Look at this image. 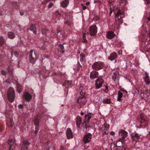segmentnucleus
<instances>
[{
  "instance_id": "1",
  "label": "nucleus",
  "mask_w": 150,
  "mask_h": 150,
  "mask_svg": "<svg viewBox=\"0 0 150 150\" xmlns=\"http://www.w3.org/2000/svg\"><path fill=\"white\" fill-rule=\"evenodd\" d=\"M83 89V88L81 86L79 88L80 95L76 101V105H77L79 108L82 107L86 104V99L84 96V93L82 91Z\"/></svg>"
},
{
  "instance_id": "2",
  "label": "nucleus",
  "mask_w": 150,
  "mask_h": 150,
  "mask_svg": "<svg viewBox=\"0 0 150 150\" xmlns=\"http://www.w3.org/2000/svg\"><path fill=\"white\" fill-rule=\"evenodd\" d=\"M15 97V91L14 89L12 88H9L7 91V98L8 100L12 103L14 101Z\"/></svg>"
},
{
  "instance_id": "3",
  "label": "nucleus",
  "mask_w": 150,
  "mask_h": 150,
  "mask_svg": "<svg viewBox=\"0 0 150 150\" xmlns=\"http://www.w3.org/2000/svg\"><path fill=\"white\" fill-rule=\"evenodd\" d=\"M104 66L103 62L98 61L94 63L92 66V69L96 70H98L102 69Z\"/></svg>"
},
{
  "instance_id": "4",
  "label": "nucleus",
  "mask_w": 150,
  "mask_h": 150,
  "mask_svg": "<svg viewBox=\"0 0 150 150\" xmlns=\"http://www.w3.org/2000/svg\"><path fill=\"white\" fill-rule=\"evenodd\" d=\"M124 13L122 12L119 10L115 15V21L118 22V23H122V18H124Z\"/></svg>"
},
{
  "instance_id": "5",
  "label": "nucleus",
  "mask_w": 150,
  "mask_h": 150,
  "mask_svg": "<svg viewBox=\"0 0 150 150\" xmlns=\"http://www.w3.org/2000/svg\"><path fill=\"white\" fill-rule=\"evenodd\" d=\"M97 32V28L96 25H94L91 26L89 29L88 34L91 36H94L96 35Z\"/></svg>"
},
{
  "instance_id": "6",
  "label": "nucleus",
  "mask_w": 150,
  "mask_h": 150,
  "mask_svg": "<svg viewBox=\"0 0 150 150\" xmlns=\"http://www.w3.org/2000/svg\"><path fill=\"white\" fill-rule=\"evenodd\" d=\"M104 80L101 78H98L95 81V88L96 89L100 88L104 83Z\"/></svg>"
},
{
  "instance_id": "7",
  "label": "nucleus",
  "mask_w": 150,
  "mask_h": 150,
  "mask_svg": "<svg viewBox=\"0 0 150 150\" xmlns=\"http://www.w3.org/2000/svg\"><path fill=\"white\" fill-rule=\"evenodd\" d=\"M92 134L89 133L86 134L83 138V141L84 144H86L91 141Z\"/></svg>"
},
{
  "instance_id": "8",
  "label": "nucleus",
  "mask_w": 150,
  "mask_h": 150,
  "mask_svg": "<svg viewBox=\"0 0 150 150\" xmlns=\"http://www.w3.org/2000/svg\"><path fill=\"white\" fill-rule=\"evenodd\" d=\"M22 97L24 100L27 101L29 102L32 99V96L28 92H23Z\"/></svg>"
},
{
  "instance_id": "9",
  "label": "nucleus",
  "mask_w": 150,
  "mask_h": 150,
  "mask_svg": "<svg viewBox=\"0 0 150 150\" xmlns=\"http://www.w3.org/2000/svg\"><path fill=\"white\" fill-rule=\"evenodd\" d=\"M30 61L33 64H34L36 61V56L35 53H33V51L31 50L30 51L29 56Z\"/></svg>"
},
{
  "instance_id": "10",
  "label": "nucleus",
  "mask_w": 150,
  "mask_h": 150,
  "mask_svg": "<svg viewBox=\"0 0 150 150\" xmlns=\"http://www.w3.org/2000/svg\"><path fill=\"white\" fill-rule=\"evenodd\" d=\"M143 79L147 85H150V78L147 72H145V76L144 77Z\"/></svg>"
},
{
  "instance_id": "11",
  "label": "nucleus",
  "mask_w": 150,
  "mask_h": 150,
  "mask_svg": "<svg viewBox=\"0 0 150 150\" xmlns=\"http://www.w3.org/2000/svg\"><path fill=\"white\" fill-rule=\"evenodd\" d=\"M29 144V143L27 141H24L23 142L21 150H28V146Z\"/></svg>"
},
{
  "instance_id": "12",
  "label": "nucleus",
  "mask_w": 150,
  "mask_h": 150,
  "mask_svg": "<svg viewBox=\"0 0 150 150\" xmlns=\"http://www.w3.org/2000/svg\"><path fill=\"white\" fill-rule=\"evenodd\" d=\"M66 134L68 139H69L73 137V133L70 128H68L67 129Z\"/></svg>"
},
{
  "instance_id": "13",
  "label": "nucleus",
  "mask_w": 150,
  "mask_h": 150,
  "mask_svg": "<svg viewBox=\"0 0 150 150\" xmlns=\"http://www.w3.org/2000/svg\"><path fill=\"white\" fill-rule=\"evenodd\" d=\"M98 71L93 70L91 71L90 74V78L91 79H94L98 77Z\"/></svg>"
},
{
  "instance_id": "14",
  "label": "nucleus",
  "mask_w": 150,
  "mask_h": 150,
  "mask_svg": "<svg viewBox=\"0 0 150 150\" xmlns=\"http://www.w3.org/2000/svg\"><path fill=\"white\" fill-rule=\"evenodd\" d=\"M131 136L132 139L136 141H138L140 137V135L137 133H132Z\"/></svg>"
},
{
  "instance_id": "15",
  "label": "nucleus",
  "mask_w": 150,
  "mask_h": 150,
  "mask_svg": "<svg viewBox=\"0 0 150 150\" xmlns=\"http://www.w3.org/2000/svg\"><path fill=\"white\" fill-rule=\"evenodd\" d=\"M119 135L121 136L122 139L125 138L127 135V132L124 130L121 129L119 132Z\"/></svg>"
},
{
  "instance_id": "16",
  "label": "nucleus",
  "mask_w": 150,
  "mask_h": 150,
  "mask_svg": "<svg viewBox=\"0 0 150 150\" xmlns=\"http://www.w3.org/2000/svg\"><path fill=\"white\" fill-rule=\"evenodd\" d=\"M103 125L104 126L105 129L103 134H107L108 133V130L110 127L109 125L108 124L105 123Z\"/></svg>"
},
{
  "instance_id": "17",
  "label": "nucleus",
  "mask_w": 150,
  "mask_h": 150,
  "mask_svg": "<svg viewBox=\"0 0 150 150\" xmlns=\"http://www.w3.org/2000/svg\"><path fill=\"white\" fill-rule=\"evenodd\" d=\"M117 57V54L115 52H113L111 54L110 56L108 57V59L111 61H113L115 60Z\"/></svg>"
},
{
  "instance_id": "18",
  "label": "nucleus",
  "mask_w": 150,
  "mask_h": 150,
  "mask_svg": "<svg viewBox=\"0 0 150 150\" xmlns=\"http://www.w3.org/2000/svg\"><path fill=\"white\" fill-rule=\"evenodd\" d=\"M69 3V0H64L61 2V5L63 7L65 8L67 6Z\"/></svg>"
},
{
  "instance_id": "19",
  "label": "nucleus",
  "mask_w": 150,
  "mask_h": 150,
  "mask_svg": "<svg viewBox=\"0 0 150 150\" xmlns=\"http://www.w3.org/2000/svg\"><path fill=\"white\" fill-rule=\"evenodd\" d=\"M115 35L114 33L112 32L109 31L107 34V38L109 39H111L114 38Z\"/></svg>"
},
{
  "instance_id": "20",
  "label": "nucleus",
  "mask_w": 150,
  "mask_h": 150,
  "mask_svg": "<svg viewBox=\"0 0 150 150\" xmlns=\"http://www.w3.org/2000/svg\"><path fill=\"white\" fill-rule=\"evenodd\" d=\"M119 77V74L117 72L114 73L112 76V79L114 81H115L116 80H118Z\"/></svg>"
},
{
  "instance_id": "21",
  "label": "nucleus",
  "mask_w": 150,
  "mask_h": 150,
  "mask_svg": "<svg viewBox=\"0 0 150 150\" xmlns=\"http://www.w3.org/2000/svg\"><path fill=\"white\" fill-rule=\"evenodd\" d=\"M93 115V114L91 113H89L87 115H85V120H85V122H88Z\"/></svg>"
},
{
  "instance_id": "22",
  "label": "nucleus",
  "mask_w": 150,
  "mask_h": 150,
  "mask_svg": "<svg viewBox=\"0 0 150 150\" xmlns=\"http://www.w3.org/2000/svg\"><path fill=\"white\" fill-rule=\"evenodd\" d=\"M28 30H30L33 31L34 33L36 34L37 33V29L35 25H32L30 28H28Z\"/></svg>"
},
{
  "instance_id": "23",
  "label": "nucleus",
  "mask_w": 150,
  "mask_h": 150,
  "mask_svg": "<svg viewBox=\"0 0 150 150\" xmlns=\"http://www.w3.org/2000/svg\"><path fill=\"white\" fill-rule=\"evenodd\" d=\"M15 142V140L13 139H9L8 140V142L9 145V150H11L12 145Z\"/></svg>"
},
{
  "instance_id": "24",
  "label": "nucleus",
  "mask_w": 150,
  "mask_h": 150,
  "mask_svg": "<svg viewBox=\"0 0 150 150\" xmlns=\"http://www.w3.org/2000/svg\"><path fill=\"white\" fill-rule=\"evenodd\" d=\"M16 89L17 92L20 93L23 90L21 84L19 83H17L16 85Z\"/></svg>"
},
{
  "instance_id": "25",
  "label": "nucleus",
  "mask_w": 150,
  "mask_h": 150,
  "mask_svg": "<svg viewBox=\"0 0 150 150\" xmlns=\"http://www.w3.org/2000/svg\"><path fill=\"white\" fill-rule=\"evenodd\" d=\"M8 37L10 39H13L15 37V34L12 32H9L7 33Z\"/></svg>"
},
{
  "instance_id": "26",
  "label": "nucleus",
  "mask_w": 150,
  "mask_h": 150,
  "mask_svg": "<svg viewBox=\"0 0 150 150\" xmlns=\"http://www.w3.org/2000/svg\"><path fill=\"white\" fill-rule=\"evenodd\" d=\"M58 52L63 53L64 52V47L62 44H60L58 46Z\"/></svg>"
},
{
  "instance_id": "27",
  "label": "nucleus",
  "mask_w": 150,
  "mask_h": 150,
  "mask_svg": "<svg viewBox=\"0 0 150 150\" xmlns=\"http://www.w3.org/2000/svg\"><path fill=\"white\" fill-rule=\"evenodd\" d=\"M81 122V117L79 116H78L76 117V123L78 127H79V125H80Z\"/></svg>"
},
{
  "instance_id": "28",
  "label": "nucleus",
  "mask_w": 150,
  "mask_h": 150,
  "mask_svg": "<svg viewBox=\"0 0 150 150\" xmlns=\"http://www.w3.org/2000/svg\"><path fill=\"white\" fill-rule=\"evenodd\" d=\"M144 115L143 114H141L140 115L139 118V120L140 124L144 123L145 122V119L144 118Z\"/></svg>"
},
{
  "instance_id": "29",
  "label": "nucleus",
  "mask_w": 150,
  "mask_h": 150,
  "mask_svg": "<svg viewBox=\"0 0 150 150\" xmlns=\"http://www.w3.org/2000/svg\"><path fill=\"white\" fill-rule=\"evenodd\" d=\"M122 96L123 94L120 91H118L117 100L119 101H121L122 100L121 98H122Z\"/></svg>"
},
{
  "instance_id": "30",
  "label": "nucleus",
  "mask_w": 150,
  "mask_h": 150,
  "mask_svg": "<svg viewBox=\"0 0 150 150\" xmlns=\"http://www.w3.org/2000/svg\"><path fill=\"white\" fill-rule=\"evenodd\" d=\"M127 4V0H121L120 4L122 7L124 6Z\"/></svg>"
},
{
  "instance_id": "31",
  "label": "nucleus",
  "mask_w": 150,
  "mask_h": 150,
  "mask_svg": "<svg viewBox=\"0 0 150 150\" xmlns=\"http://www.w3.org/2000/svg\"><path fill=\"white\" fill-rule=\"evenodd\" d=\"M39 120L37 118H35L34 120L35 125L36 127H38L39 125Z\"/></svg>"
},
{
  "instance_id": "32",
  "label": "nucleus",
  "mask_w": 150,
  "mask_h": 150,
  "mask_svg": "<svg viewBox=\"0 0 150 150\" xmlns=\"http://www.w3.org/2000/svg\"><path fill=\"white\" fill-rule=\"evenodd\" d=\"M103 102L104 103L109 104L111 103V102L110 99L107 98L103 100Z\"/></svg>"
},
{
  "instance_id": "33",
  "label": "nucleus",
  "mask_w": 150,
  "mask_h": 150,
  "mask_svg": "<svg viewBox=\"0 0 150 150\" xmlns=\"http://www.w3.org/2000/svg\"><path fill=\"white\" fill-rule=\"evenodd\" d=\"M133 91L134 95H137L139 93V91L137 88H134L133 89Z\"/></svg>"
},
{
  "instance_id": "34",
  "label": "nucleus",
  "mask_w": 150,
  "mask_h": 150,
  "mask_svg": "<svg viewBox=\"0 0 150 150\" xmlns=\"http://www.w3.org/2000/svg\"><path fill=\"white\" fill-rule=\"evenodd\" d=\"M4 42V40L2 36L0 37V46H1Z\"/></svg>"
},
{
  "instance_id": "35",
  "label": "nucleus",
  "mask_w": 150,
  "mask_h": 150,
  "mask_svg": "<svg viewBox=\"0 0 150 150\" xmlns=\"http://www.w3.org/2000/svg\"><path fill=\"white\" fill-rule=\"evenodd\" d=\"M72 81H67L65 82V84L66 87H68L69 85L71 84Z\"/></svg>"
},
{
  "instance_id": "36",
  "label": "nucleus",
  "mask_w": 150,
  "mask_h": 150,
  "mask_svg": "<svg viewBox=\"0 0 150 150\" xmlns=\"http://www.w3.org/2000/svg\"><path fill=\"white\" fill-rule=\"evenodd\" d=\"M8 72L9 74H11L12 73V71L13 70V69L11 67H9L8 68Z\"/></svg>"
},
{
  "instance_id": "37",
  "label": "nucleus",
  "mask_w": 150,
  "mask_h": 150,
  "mask_svg": "<svg viewBox=\"0 0 150 150\" xmlns=\"http://www.w3.org/2000/svg\"><path fill=\"white\" fill-rule=\"evenodd\" d=\"M86 34L85 33H83V42H87V40L86 39Z\"/></svg>"
},
{
  "instance_id": "38",
  "label": "nucleus",
  "mask_w": 150,
  "mask_h": 150,
  "mask_svg": "<svg viewBox=\"0 0 150 150\" xmlns=\"http://www.w3.org/2000/svg\"><path fill=\"white\" fill-rule=\"evenodd\" d=\"M104 86L105 87V89L103 90L105 93H107L108 92V88L107 85Z\"/></svg>"
},
{
  "instance_id": "39",
  "label": "nucleus",
  "mask_w": 150,
  "mask_h": 150,
  "mask_svg": "<svg viewBox=\"0 0 150 150\" xmlns=\"http://www.w3.org/2000/svg\"><path fill=\"white\" fill-rule=\"evenodd\" d=\"M122 143L117 142V143L115 144V146L117 147H120L122 146Z\"/></svg>"
},
{
  "instance_id": "40",
  "label": "nucleus",
  "mask_w": 150,
  "mask_h": 150,
  "mask_svg": "<svg viewBox=\"0 0 150 150\" xmlns=\"http://www.w3.org/2000/svg\"><path fill=\"white\" fill-rule=\"evenodd\" d=\"M77 69L78 70H82V66L79 64H77Z\"/></svg>"
},
{
  "instance_id": "41",
  "label": "nucleus",
  "mask_w": 150,
  "mask_h": 150,
  "mask_svg": "<svg viewBox=\"0 0 150 150\" xmlns=\"http://www.w3.org/2000/svg\"><path fill=\"white\" fill-rule=\"evenodd\" d=\"M1 73L2 75H6V72L4 70H1Z\"/></svg>"
},
{
  "instance_id": "42",
  "label": "nucleus",
  "mask_w": 150,
  "mask_h": 150,
  "mask_svg": "<svg viewBox=\"0 0 150 150\" xmlns=\"http://www.w3.org/2000/svg\"><path fill=\"white\" fill-rule=\"evenodd\" d=\"M65 24H67L68 25L71 26L72 23L69 21H67L64 22Z\"/></svg>"
},
{
  "instance_id": "43",
  "label": "nucleus",
  "mask_w": 150,
  "mask_h": 150,
  "mask_svg": "<svg viewBox=\"0 0 150 150\" xmlns=\"http://www.w3.org/2000/svg\"><path fill=\"white\" fill-rule=\"evenodd\" d=\"M53 5V4L52 2H50L48 5V7L49 8H51Z\"/></svg>"
},
{
  "instance_id": "44",
  "label": "nucleus",
  "mask_w": 150,
  "mask_h": 150,
  "mask_svg": "<svg viewBox=\"0 0 150 150\" xmlns=\"http://www.w3.org/2000/svg\"><path fill=\"white\" fill-rule=\"evenodd\" d=\"M50 0H44L42 2V3L43 4H45L48 2Z\"/></svg>"
},
{
  "instance_id": "45",
  "label": "nucleus",
  "mask_w": 150,
  "mask_h": 150,
  "mask_svg": "<svg viewBox=\"0 0 150 150\" xmlns=\"http://www.w3.org/2000/svg\"><path fill=\"white\" fill-rule=\"evenodd\" d=\"M145 95H146L147 96L146 97V99L147 98H148V97L150 96V93H144Z\"/></svg>"
},
{
  "instance_id": "46",
  "label": "nucleus",
  "mask_w": 150,
  "mask_h": 150,
  "mask_svg": "<svg viewBox=\"0 0 150 150\" xmlns=\"http://www.w3.org/2000/svg\"><path fill=\"white\" fill-rule=\"evenodd\" d=\"M48 32V30H46L45 31V30H42V34L46 35V33Z\"/></svg>"
},
{
  "instance_id": "47",
  "label": "nucleus",
  "mask_w": 150,
  "mask_h": 150,
  "mask_svg": "<svg viewBox=\"0 0 150 150\" xmlns=\"http://www.w3.org/2000/svg\"><path fill=\"white\" fill-rule=\"evenodd\" d=\"M123 139H122V137L120 138H119V139H117V142H122V140Z\"/></svg>"
},
{
  "instance_id": "48",
  "label": "nucleus",
  "mask_w": 150,
  "mask_h": 150,
  "mask_svg": "<svg viewBox=\"0 0 150 150\" xmlns=\"http://www.w3.org/2000/svg\"><path fill=\"white\" fill-rule=\"evenodd\" d=\"M81 5L82 6V9L83 10H85L86 9L87 7L86 6H83L82 4H81Z\"/></svg>"
},
{
  "instance_id": "49",
  "label": "nucleus",
  "mask_w": 150,
  "mask_h": 150,
  "mask_svg": "<svg viewBox=\"0 0 150 150\" xmlns=\"http://www.w3.org/2000/svg\"><path fill=\"white\" fill-rule=\"evenodd\" d=\"M55 13L56 16H57L58 15H60V13H59L58 11V10H56L55 11Z\"/></svg>"
},
{
  "instance_id": "50",
  "label": "nucleus",
  "mask_w": 150,
  "mask_h": 150,
  "mask_svg": "<svg viewBox=\"0 0 150 150\" xmlns=\"http://www.w3.org/2000/svg\"><path fill=\"white\" fill-rule=\"evenodd\" d=\"M18 107L19 108H22L23 107V105H22V104H19L18 105Z\"/></svg>"
},
{
  "instance_id": "51",
  "label": "nucleus",
  "mask_w": 150,
  "mask_h": 150,
  "mask_svg": "<svg viewBox=\"0 0 150 150\" xmlns=\"http://www.w3.org/2000/svg\"><path fill=\"white\" fill-rule=\"evenodd\" d=\"M110 135H113L115 134V132L113 131H111L110 132Z\"/></svg>"
},
{
  "instance_id": "52",
  "label": "nucleus",
  "mask_w": 150,
  "mask_h": 150,
  "mask_svg": "<svg viewBox=\"0 0 150 150\" xmlns=\"http://www.w3.org/2000/svg\"><path fill=\"white\" fill-rule=\"evenodd\" d=\"M147 19L149 21H150V12L149 13V16H148Z\"/></svg>"
},
{
  "instance_id": "53",
  "label": "nucleus",
  "mask_w": 150,
  "mask_h": 150,
  "mask_svg": "<svg viewBox=\"0 0 150 150\" xmlns=\"http://www.w3.org/2000/svg\"><path fill=\"white\" fill-rule=\"evenodd\" d=\"M90 4V2H86V5H89V4Z\"/></svg>"
},
{
  "instance_id": "54",
  "label": "nucleus",
  "mask_w": 150,
  "mask_h": 150,
  "mask_svg": "<svg viewBox=\"0 0 150 150\" xmlns=\"http://www.w3.org/2000/svg\"><path fill=\"white\" fill-rule=\"evenodd\" d=\"M147 1V3H150V0H146Z\"/></svg>"
},
{
  "instance_id": "55",
  "label": "nucleus",
  "mask_w": 150,
  "mask_h": 150,
  "mask_svg": "<svg viewBox=\"0 0 150 150\" xmlns=\"http://www.w3.org/2000/svg\"><path fill=\"white\" fill-rule=\"evenodd\" d=\"M81 115L82 116L83 115H84V113L83 112H81Z\"/></svg>"
},
{
  "instance_id": "56",
  "label": "nucleus",
  "mask_w": 150,
  "mask_h": 150,
  "mask_svg": "<svg viewBox=\"0 0 150 150\" xmlns=\"http://www.w3.org/2000/svg\"><path fill=\"white\" fill-rule=\"evenodd\" d=\"M20 14L21 16H22L23 15L24 13H23L20 12Z\"/></svg>"
},
{
  "instance_id": "57",
  "label": "nucleus",
  "mask_w": 150,
  "mask_h": 150,
  "mask_svg": "<svg viewBox=\"0 0 150 150\" xmlns=\"http://www.w3.org/2000/svg\"><path fill=\"white\" fill-rule=\"evenodd\" d=\"M123 91L124 92H125V93H127V91L126 90H123Z\"/></svg>"
},
{
  "instance_id": "58",
  "label": "nucleus",
  "mask_w": 150,
  "mask_h": 150,
  "mask_svg": "<svg viewBox=\"0 0 150 150\" xmlns=\"http://www.w3.org/2000/svg\"><path fill=\"white\" fill-rule=\"evenodd\" d=\"M59 33V32H57V36H58V35Z\"/></svg>"
},
{
  "instance_id": "59",
  "label": "nucleus",
  "mask_w": 150,
  "mask_h": 150,
  "mask_svg": "<svg viewBox=\"0 0 150 150\" xmlns=\"http://www.w3.org/2000/svg\"><path fill=\"white\" fill-rule=\"evenodd\" d=\"M18 67H19V63H18Z\"/></svg>"
},
{
  "instance_id": "60",
  "label": "nucleus",
  "mask_w": 150,
  "mask_h": 150,
  "mask_svg": "<svg viewBox=\"0 0 150 150\" xmlns=\"http://www.w3.org/2000/svg\"><path fill=\"white\" fill-rule=\"evenodd\" d=\"M63 105H64L63 104H62V105H61V106H63Z\"/></svg>"
},
{
  "instance_id": "61",
  "label": "nucleus",
  "mask_w": 150,
  "mask_h": 150,
  "mask_svg": "<svg viewBox=\"0 0 150 150\" xmlns=\"http://www.w3.org/2000/svg\"><path fill=\"white\" fill-rule=\"evenodd\" d=\"M37 131H35V133H37Z\"/></svg>"
},
{
  "instance_id": "62",
  "label": "nucleus",
  "mask_w": 150,
  "mask_h": 150,
  "mask_svg": "<svg viewBox=\"0 0 150 150\" xmlns=\"http://www.w3.org/2000/svg\"><path fill=\"white\" fill-rule=\"evenodd\" d=\"M11 75L13 77V76H12V74H11Z\"/></svg>"
},
{
  "instance_id": "63",
  "label": "nucleus",
  "mask_w": 150,
  "mask_h": 150,
  "mask_svg": "<svg viewBox=\"0 0 150 150\" xmlns=\"http://www.w3.org/2000/svg\"><path fill=\"white\" fill-rule=\"evenodd\" d=\"M11 123V121H10Z\"/></svg>"
},
{
  "instance_id": "64",
  "label": "nucleus",
  "mask_w": 150,
  "mask_h": 150,
  "mask_svg": "<svg viewBox=\"0 0 150 150\" xmlns=\"http://www.w3.org/2000/svg\"><path fill=\"white\" fill-rule=\"evenodd\" d=\"M124 150H126L125 149Z\"/></svg>"
}]
</instances>
